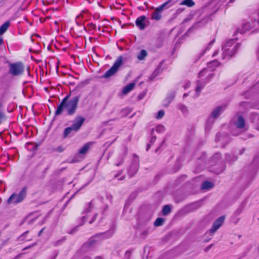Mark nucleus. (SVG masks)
Listing matches in <instances>:
<instances>
[{
    "label": "nucleus",
    "instance_id": "f257e3e1",
    "mask_svg": "<svg viewBox=\"0 0 259 259\" xmlns=\"http://www.w3.org/2000/svg\"><path fill=\"white\" fill-rule=\"evenodd\" d=\"M69 96V95L65 96L60 104L57 106V110L55 112L56 116L61 114L64 109H65L67 115L69 116H72L75 114L80 97V96H74L68 100Z\"/></svg>",
    "mask_w": 259,
    "mask_h": 259
},
{
    "label": "nucleus",
    "instance_id": "f03ea898",
    "mask_svg": "<svg viewBox=\"0 0 259 259\" xmlns=\"http://www.w3.org/2000/svg\"><path fill=\"white\" fill-rule=\"evenodd\" d=\"M123 63V58L122 56L118 57L112 67L108 70L101 77L103 78H109L115 75L119 71L120 67Z\"/></svg>",
    "mask_w": 259,
    "mask_h": 259
},
{
    "label": "nucleus",
    "instance_id": "7ed1b4c3",
    "mask_svg": "<svg viewBox=\"0 0 259 259\" xmlns=\"http://www.w3.org/2000/svg\"><path fill=\"white\" fill-rule=\"evenodd\" d=\"M234 43V39H230L227 41L226 44L223 47L222 49L224 50L223 53V59H224L226 56H227L229 58H230L237 52V50L240 47V45L238 43L235 45L231 50L228 48L233 46Z\"/></svg>",
    "mask_w": 259,
    "mask_h": 259
},
{
    "label": "nucleus",
    "instance_id": "20e7f679",
    "mask_svg": "<svg viewBox=\"0 0 259 259\" xmlns=\"http://www.w3.org/2000/svg\"><path fill=\"white\" fill-rule=\"evenodd\" d=\"M26 193L27 188L26 187H24L18 194H12L8 199L7 203L8 204L19 203L25 199L26 196Z\"/></svg>",
    "mask_w": 259,
    "mask_h": 259
},
{
    "label": "nucleus",
    "instance_id": "39448f33",
    "mask_svg": "<svg viewBox=\"0 0 259 259\" xmlns=\"http://www.w3.org/2000/svg\"><path fill=\"white\" fill-rule=\"evenodd\" d=\"M24 66L21 62L10 64L9 72L13 76H18L23 74Z\"/></svg>",
    "mask_w": 259,
    "mask_h": 259
},
{
    "label": "nucleus",
    "instance_id": "423d86ee",
    "mask_svg": "<svg viewBox=\"0 0 259 259\" xmlns=\"http://www.w3.org/2000/svg\"><path fill=\"white\" fill-rule=\"evenodd\" d=\"M225 106H218L211 112L207 120V126L211 125L214 123V119L218 117L222 112L225 109Z\"/></svg>",
    "mask_w": 259,
    "mask_h": 259
},
{
    "label": "nucleus",
    "instance_id": "0eeeda50",
    "mask_svg": "<svg viewBox=\"0 0 259 259\" xmlns=\"http://www.w3.org/2000/svg\"><path fill=\"white\" fill-rule=\"evenodd\" d=\"M85 118L81 115H77L72 121V127L74 129V133L79 131L84 122Z\"/></svg>",
    "mask_w": 259,
    "mask_h": 259
},
{
    "label": "nucleus",
    "instance_id": "6e6552de",
    "mask_svg": "<svg viewBox=\"0 0 259 259\" xmlns=\"http://www.w3.org/2000/svg\"><path fill=\"white\" fill-rule=\"evenodd\" d=\"M139 168V160H134L127 169V174L130 177L134 176L138 171Z\"/></svg>",
    "mask_w": 259,
    "mask_h": 259
},
{
    "label": "nucleus",
    "instance_id": "1a4fd4ad",
    "mask_svg": "<svg viewBox=\"0 0 259 259\" xmlns=\"http://www.w3.org/2000/svg\"><path fill=\"white\" fill-rule=\"evenodd\" d=\"M225 216H221L217 219L213 223L211 228L209 230L210 233H214L222 226L224 220Z\"/></svg>",
    "mask_w": 259,
    "mask_h": 259
},
{
    "label": "nucleus",
    "instance_id": "9d476101",
    "mask_svg": "<svg viewBox=\"0 0 259 259\" xmlns=\"http://www.w3.org/2000/svg\"><path fill=\"white\" fill-rule=\"evenodd\" d=\"M146 17L145 16H141L137 18L136 20V25L141 30H143L145 28V20Z\"/></svg>",
    "mask_w": 259,
    "mask_h": 259
},
{
    "label": "nucleus",
    "instance_id": "9b49d317",
    "mask_svg": "<svg viewBox=\"0 0 259 259\" xmlns=\"http://www.w3.org/2000/svg\"><path fill=\"white\" fill-rule=\"evenodd\" d=\"M114 233L113 230H108L105 232L99 233L95 235V238L101 237L102 239H105L112 236Z\"/></svg>",
    "mask_w": 259,
    "mask_h": 259
},
{
    "label": "nucleus",
    "instance_id": "f8f14e48",
    "mask_svg": "<svg viewBox=\"0 0 259 259\" xmlns=\"http://www.w3.org/2000/svg\"><path fill=\"white\" fill-rule=\"evenodd\" d=\"M176 95V92L174 91H172L170 93L167 94V97L165 99L164 102L166 104L164 103V106L167 107L170 103L175 98Z\"/></svg>",
    "mask_w": 259,
    "mask_h": 259
},
{
    "label": "nucleus",
    "instance_id": "ddd939ff",
    "mask_svg": "<svg viewBox=\"0 0 259 259\" xmlns=\"http://www.w3.org/2000/svg\"><path fill=\"white\" fill-rule=\"evenodd\" d=\"M245 121L242 116H239L237 121L235 123L236 126L238 128H243L245 126Z\"/></svg>",
    "mask_w": 259,
    "mask_h": 259
},
{
    "label": "nucleus",
    "instance_id": "4468645a",
    "mask_svg": "<svg viewBox=\"0 0 259 259\" xmlns=\"http://www.w3.org/2000/svg\"><path fill=\"white\" fill-rule=\"evenodd\" d=\"M205 84V82L202 81L201 80H198L197 82V87L196 88V92L197 96H199V92L204 88Z\"/></svg>",
    "mask_w": 259,
    "mask_h": 259
},
{
    "label": "nucleus",
    "instance_id": "2eb2a0df",
    "mask_svg": "<svg viewBox=\"0 0 259 259\" xmlns=\"http://www.w3.org/2000/svg\"><path fill=\"white\" fill-rule=\"evenodd\" d=\"M135 87V83H131L125 86L122 90V94H126L128 93H129L130 91H131Z\"/></svg>",
    "mask_w": 259,
    "mask_h": 259
},
{
    "label": "nucleus",
    "instance_id": "dca6fc26",
    "mask_svg": "<svg viewBox=\"0 0 259 259\" xmlns=\"http://www.w3.org/2000/svg\"><path fill=\"white\" fill-rule=\"evenodd\" d=\"M10 22L7 21L1 25L0 27V35L3 34L7 30L10 26Z\"/></svg>",
    "mask_w": 259,
    "mask_h": 259
},
{
    "label": "nucleus",
    "instance_id": "f3484780",
    "mask_svg": "<svg viewBox=\"0 0 259 259\" xmlns=\"http://www.w3.org/2000/svg\"><path fill=\"white\" fill-rule=\"evenodd\" d=\"M29 231H26L24 233H23L22 234H21L20 236H19L17 239V241L18 242H21L26 240V238L27 236V234H28ZM32 240V238H30L29 239H27V241H31Z\"/></svg>",
    "mask_w": 259,
    "mask_h": 259
},
{
    "label": "nucleus",
    "instance_id": "a211bd4d",
    "mask_svg": "<svg viewBox=\"0 0 259 259\" xmlns=\"http://www.w3.org/2000/svg\"><path fill=\"white\" fill-rule=\"evenodd\" d=\"M73 132H74V129L71 126L65 128L63 133V138L65 139L67 138L69 135L71 134Z\"/></svg>",
    "mask_w": 259,
    "mask_h": 259
},
{
    "label": "nucleus",
    "instance_id": "6ab92c4d",
    "mask_svg": "<svg viewBox=\"0 0 259 259\" xmlns=\"http://www.w3.org/2000/svg\"><path fill=\"white\" fill-rule=\"evenodd\" d=\"M225 159L228 162L232 163L235 161L237 159V157L234 155L226 154L225 156Z\"/></svg>",
    "mask_w": 259,
    "mask_h": 259
},
{
    "label": "nucleus",
    "instance_id": "aec40b11",
    "mask_svg": "<svg viewBox=\"0 0 259 259\" xmlns=\"http://www.w3.org/2000/svg\"><path fill=\"white\" fill-rule=\"evenodd\" d=\"M213 184L208 181H205L202 183L201 188L202 189H207L212 187Z\"/></svg>",
    "mask_w": 259,
    "mask_h": 259
},
{
    "label": "nucleus",
    "instance_id": "412c9836",
    "mask_svg": "<svg viewBox=\"0 0 259 259\" xmlns=\"http://www.w3.org/2000/svg\"><path fill=\"white\" fill-rule=\"evenodd\" d=\"M170 211L171 208L169 205H164L162 210V214L164 216L168 215L170 212Z\"/></svg>",
    "mask_w": 259,
    "mask_h": 259
},
{
    "label": "nucleus",
    "instance_id": "4be33fe9",
    "mask_svg": "<svg viewBox=\"0 0 259 259\" xmlns=\"http://www.w3.org/2000/svg\"><path fill=\"white\" fill-rule=\"evenodd\" d=\"M161 18V14L159 12L155 10L151 14V18L157 21L159 20Z\"/></svg>",
    "mask_w": 259,
    "mask_h": 259
},
{
    "label": "nucleus",
    "instance_id": "5701e85b",
    "mask_svg": "<svg viewBox=\"0 0 259 259\" xmlns=\"http://www.w3.org/2000/svg\"><path fill=\"white\" fill-rule=\"evenodd\" d=\"M181 5H186L189 7H192L195 5L193 0H184L180 3Z\"/></svg>",
    "mask_w": 259,
    "mask_h": 259
},
{
    "label": "nucleus",
    "instance_id": "b1692460",
    "mask_svg": "<svg viewBox=\"0 0 259 259\" xmlns=\"http://www.w3.org/2000/svg\"><path fill=\"white\" fill-rule=\"evenodd\" d=\"M147 55V51L145 50H142L141 51V52L139 53L138 55L137 56V58L139 60H144L145 57Z\"/></svg>",
    "mask_w": 259,
    "mask_h": 259
},
{
    "label": "nucleus",
    "instance_id": "393cba45",
    "mask_svg": "<svg viewBox=\"0 0 259 259\" xmlns=\"http://www.w3.org/2000/svg\"><path fill=\"white\" fill-rule=\"evenodd\" d=\"M168 2L164 3L163 4L157 7L155 10L161 13L165 8H168L170 7L169 5H168Z\"/></svg>",
    "mask_w": 259,
    "mask_h": 259
},
{
    "label": "nucleus",
    "instance_id": "a878e982",
    "mask_svg": "<svg viewBox=\"0 0 259 259\" xmlns=\"http://www.w3.org/2000/svg\"><path fill=\"white\" fill-rule=\"evenodd\" d=\"M164 221L165 219L164 218H158L154 223V225L156 227L162 226L163 224Z\"/></svg>",
    "mask_w": 259,
    "mask_h": 259
},
{
    "label": "nucleus",
    "instance_id": "bb28decb",
    "mask_svg": "<svg viewBox=\"0 0 259 259\" xmlns=\"http://www.w3.org/2000/svg\"><path fill=\"white\" fill-rule=\"evenodd\" d=\"M90 144L87 143L85 144L79 150V153L80 154H83L85 153L89 150L90 148Z\"/></svg>",
    "mask_w": 259,
    "mask_h": 259
},
{
    "label": "nucleus",
    "instance_id": "cd10ccee",
    "mask_svg": "<svg viewBox=\"0 0 259 259\" xmlns=\"http://www.w3.org/2000/svg\"><path fill=\"white\" fill-rule=\"evenodd\" d=\"M127 153V149H125L124 151L123 152V153L121 154V157L120 159V161L116 164V166H119L122 164L124 162V159Z\"/></svg>",
    "mask_w": 259,
    "mask_h": 259
},
{
    "label": "nucleus",
    "instance_id": "c85d7f7f",
    "mask_svg": "<svg viewBox=\"0 0 259 259\" xmlns=\"http://www.w3.org/2000/svg\"><path fill=\"white\" fill-rule=\"evenodd\" d=\"M163 62L164 61H162L161 62H160L157 67L154 71L158 75L160 74L163 71L162 65L163 64Z\"/></svg>",
    "mask_w": 259,
    "mask_h": 259
},
{
    "label": "nucleus",
    "instance_id": "c756f323",
    "mask_svg": "<svg viewBox=\"0 0 259 259\" xmlns=\"http://www.w3.org/2000/svg\"><path fill=\"white\" fill-rule=\"evenodd\" d=\"M248 26L249 25L248 24H247V23L244 24L241 29L238 28L237 30V33L239 32L241 34L244 33L246 32V31L248 29Z\"/></svg>",
    "mask_w": 259,
    "mask_h": 259
},
{
    "label": "nucleus",
    "instance_id": "7c9ffc66",
    "mask_svg": "<svg viewBox=\"0 0 259 259\" xmlns=\"http://www.w3.org/2000/svg\"><path fill=\"white\" fill-rule=\"evenodd\" d=\"M215 40L214 39H213L212 40H211L208 44V46L206 48V49L205 50H204L199 55V56L198 58V60L202 56L204 55V54H205V52L206 50H209L211 45L214 43Z\"/></svg>",
    "mask_w": 259,
    "mask_h": 259
},
{
    "label": "nucleus",
    "instance_id": "2f4dec72",
    "mask_svg": "<svg viewBox=\"0 0 259 259\" xmlns=\"http://www.w3.org/2000/svg\"><path fill=\"white\" fill-rule=\"evenodd\" d=\"M165 130V127L163 125L159 124L156 127V131L157 133H161L164 132Z\"/></svg>",
    "mask_w": 259,
    "mask_h": 259
},
{
    "label": "nucleus",
    "instance_id": "473e14b6",
    "mask_svg": "<svg viewBox=\"0 0 259 259\" xmlns=\"http://www.w3.org/2000/svg\"><path fill=\"white\" fill-rule=\"evenodd\" d=\"M178 108L184 113H187L188 112V109L186 106L184 105L180 104L178 105Z\"/></svg>",
    "mask_w": 259,
    "mask_h": 259
},
{
    "label": "nucleus",
    "instance_id": "72a5a7b5",
    "mask_svg": "<svg viewBox=\"0 0 259 259\" xmlns=\"http://www.w3.org/2000/svg\"><path fill=\"white\" fill-rule=\"evenodd\" d=\"M222 155L220 153H216L212 157L213 161H216L218 159H220L221 158Z\"/></svg>",
    "mask_w": 259,
    "mask_h": 259
},
{
    "label": "nucleus",
    "instance_id": "f704fd0d",
    "mask_svg": "<svg viewBox=\"0 0 259 259\" xmlns=\"http://www.w3.org/2000/svg\"><path fill=\"white\" fill-rule=\"evenodd\" d=\"M132 252H133V250L132 249L127 250L125 252V254H124V258H125V259H130V258L131 257V256Z\"/></svg>",
    "mask_w": 259,
    "mask_h": 259
},
{
    "label": "nucleus",
    "instance_id": "c9c22d12",
    "mask_svg": "<svg viewBox=\"0 0 259 259\" xmlns=\"http://www.w3.org/2000/svg\"><path fill=\"white\" fill-rule=\"evenodd\" d=\"M149 232L147 230H145L140 234V238L144 239L148 235Z\"/></svg>",
    "mask_w": 259,
    "mask_h": 259
},
{
    "label": "nucleus",
    "instance_id": "e433bc0d",
    "mask_svg": "<svg viewBox=\"0 0 259 259\" xmlns=\"http://www.w3.org/2000/svg\"><path fill=\"white\" fill-rule=\"evenodd\" d=\"M157 75H158V74H157V73H156L155 72L153 71L152 74L149 77L148 81H153Z\"/></svg>",
    "mask_w": 259,
    "mask_h": 259
},
{
    "label": "nucleus",
    "instance_id": "4c0bfd02",
    "mask_svg": "<svg viewBox=\"0 0 259 259\" xmlns=\"http://www.w3.org/2000/svg\"><path fill=\"white\" fill-rule=\"evenodd\" d=\"M157 75H158V74H157V73H156L155 72L153 71L152 74L149 77L148 81H153Z\"/></svg>",
    "mask_w": 259,
    "mask_h": 259
},
{
    "label": "nucleus",
    "instance_id": "58836bf2",
    "mask_svg": "<svg viewBox=\"0 0 259 259\" xmlns=\"http://www.w3.org/2000/svg\"><path fill=\"white\" fill-rule=\"evenodd\" d=\"M157 75H158V74H157V73H156L155 72L153 71L152 74L149 77L148 81H153Z\"/></svg>",
    "mask_w": 259,
    "mask_h": 259
},
{
    "label": "nucleus",
    "instance_id": "ea45409f",
    "mask_svg": "<svg viewBox=\"0 0 259 259\" xmlns=\"http://www.w3.org/2000/svg\"><path fill=\"white\" fill-rule=\"evenodd\" d=\"M164 115V110H159L158 112L157 115L156 116L157 119H161Z\"/></svg>",
    "mask_w": 259,
    "mask_h": 259
},
{
    "label": "nucleus",
    "instance_id": "a19ab883",
    "mask_svg": "<svg viewBox=\"0 0 259 259\" xmlns=\"http://www.w3.org/2000/svg\"><path fill=\"white\" fill-rule=\"evenodd\" d=\"M242 211H243V207L242 206H240L236 210V211L235 212V214L236 215H238L242 212Z\"/></svg>",
    "mask_w": 259,
    "mask_h": 259
},
{
    "label": "nucleus",
    "instance_id": "79ce46f5",
    "mask_svg": "<svg viewBox=\"0 0 259 259\" xmlns=\"http://www.w3.org/2000/svg\"><path fill=\"white\" fill-rule=\"evenodd\" d=\"M207 71L206 69H203L202 70H201L198 74V77H201L202 76H203L205 73Z\"/></svg>",
    "mask_w": 259,
    "mask_h": 259
},
{
    "label": "nucleus",
    "instance_id": "37998d69",
    "mask_svg": "<svg viewBox=\"0 0 259 259\" xmlns=\"http://www.w3.org/2000/svg\"><path fill=\"white\" fill-rule=\"evenodd\" d=\"M95 242V239L93 238H92L90 239V240L88 242V243L86 244H88L89 246H92Z\"/></svg>",
    "mask_w": 259,
    "mask_h": 259
},
{
    "label": "nucleus",
    "instance_id": "c03bdc74",
    "mask_svg": "<svg viewBox=\"0 0 259 259\" xmlns=\"http://www.w3.org/2000/svg\"><path fill=\"white\" fill-rule=\"evenodd\" d=\"M156 140V137L155 136H152L150 140L149 143L153 144Z\"/></svg>",
    "mask_w": 259,
    "mask_h": 259
},
{
    "label": "nucleus",
    "instance_id": "a18cd8bd",
    "mask_svg": "<svg viewBox=\"0 0 259 259\" xmlns=\"http://www.w3.org/2000/svg\"><path fill=\"white\" fill-rule=\"evenodd\" d=\"M88 26L90 27V28L92 29H95L96 28V24H95L93 23H90L88 24Z\"/></svg>",
    "mask_w": 259,
    "mask_h": 259
},
{
    "label": "nucleus",
    "instance_id": "49530a36",
    "mask_svg": "<svg viewBox=\"0 0 259 259\" xmlns=\"http://www.w3.org/2000/svg\"><path fill=\"white\" fill-rule=\"evenodd\" d=\"M210 64H212V65L215 67H217L220 65V63L216 60L212 61L210 63Z\"/></svg>",
    "mask_w": 259,
    "mask_h": 259
},
{
    "label": "nucleus",
    "instance_id": "de8ad7c7",
    "mask_svg": "<svg viewBox=\"0 0 259 259\" xmlns=\"http://www.w3.org/2000/svg\"><path fill=\"white\" fill-rule=\"evenodd\" d=\"M92 201H91L89 203V207L88 208L86 209L85 210V212H90L91 211V208H92Z\"/></svg>",
    "mask_w": 259,
    "mask_h": 259
},
{
    "label": "nucleus",
    "instance_id": "09e8293b",
    "mask_svg": "<svg viewBox=\"0 0 259 259\" xmlns=\"http://www.w3.org/2000/svg\"><path fill=\"white\" fill-rule=\"evenodd\" d=\"M212 246H213V244H210V245H208V246H207V247H206L204 249V251L205 252H207V251H208L210 249V248L212 247Z\"/></svg>",
    "mask_w": 259,
    "mask_h": 259
},
{
    "label": "nucleus",
    "instance_id": "8fccbe9b",
    "mask_svg": "<svg viewBox=\"0 0 259 259\" xmlns=\"http://www.w3.org/2000/svg\"><path fill=\"white\" fill-rule=\"evenodd\" d=\"M123 173V170H121L120 171H119L115 176H114V178H118L119 176H120V175H122V174Z\"/></svg>",
    "mask_w": 259,
    "mask_h": 259
},
{
    "label": "nucleus",
    "instance_id": "3c124183",
    "mask_svg": "<svg viewBox=\"0 0 259 259\" xmlns=\"http://www.w3.org/2000/svg\"><path fill=\"white\" fill-rule=\"evenodd\" d=\"M63 241L62 240H59L53 243V244L54 246H57L61 244V243Z\"/></svg>",
    "mask_w": 259,
    "mask_h": 259
},
{
    "label": "nucleus",
    "instance_id": "603ef678",
    "mask_svg": "<svg viewBox=\"0 0 259 259\" xmlns=\"http://www.w3.org/2000/svg\"><path fill=\"white\" fill-rule=\"evenodd\" d=\"M97 215H98V214H97V213H96V214L94 215V217L93 218V219H92V220L89 222V223H90V224H92L93 222H95V220H96V218H97Z\"/></svg>",
    "mask_w": 259,
    "mask_h": 259
},
{
    "label": "nucleus",
    "instance_id": "864d4df0",
    "mask_svg": "<svg viewBox=\"0 0 259 259\" xmlns=\"http://www.w3.org/2000/svg\"><path fill=\"white\" fill-rule=\"evenodd\" d=\"M64 150V149L61 146H59L57 148V151L59 152H62Z\"/></svg>",
    "mask_w": 259,
    "mask_h": 259
},
{
    "label": "nucleus",
    "instance_id": "5fc2aeb1",
    "mask_svg": "<svg viewBox=\"0 0 259 259\" xmlns=\"http://www.w3.org/2000/svg\"><path fill=\"white\" fill-rule=\"evenodd\" d=\"M36 244H37V243H34V244H32L31 245H29V246H27V247H25L23 250H26V249H28V248H30L32 247V246H34L36 245Z\"/></svg>",
    "mask_w": 259,
    "mask_h": 259
},
{
    "label": "nucleus",
    "instance_id": "6e6d98bb",
    "mask_svg": "<svg viewBox=\"0 0 259 259\" xmlns=\"http://www.w3.org/2000/svg\"><path fill=\"white\" fill-rule=\"evenodd\" d=\"M213 77V74H209L207 77L206 78V79L207 80H209L210 79L212 78Z\"/></svg>",
    "mask_w": 259,
    "mask_h": 259
},
{
    "label": "nucleus",
    "instance_id": "4d7b16f0",
    "mask_svg": "<svg viewBox=\"0 0 259 259\" xmlns=\"http://www.w3.org/2000/svg\"><path fill=\"white\" fill-rule=\"evenodd\" d=\"M152 145V144L148 143L147 145L146 151H148L150 149Z\"/></svg>",
    "mask_w": 259,
    "mask_h": 259
},
{
    "label": "nucleus",
    "instance_id": "13d9d810",
    "mask_svg": "<svg viewBox=\"0 0 259 259\" xmlns=\"http://www.w3.org/2000/svg\"><path fill=\"white\" fill-rule=\"evenodd\" d=\"M190 19H191V18H186L184 19V20H183V23H185L186 22H188L189 20H190Z\"/></svg>",
    "mask_w": 259,
    "mask_h": 259
},
{
    "label": "nucleus",
    "instance_id": "bf43d9fd",
    "mask_svg": "<svg viewBox=\"0 0 259 259\" xmlns=\"http://www.w3.org/2000/svg\"><path fill=\"white\" fill-rule=\"evenodd\" d=\"M225 166H223L222 167V168H221V170L220 171L217 172V174L220 173L221 172L223 171L225 169Z\"/></svg>",
    "mask_w": 259,
    "mask_h": 259
},
{
    "label": "nucleus",
    "instance_id": "052dcab7",
    "mask_svg": "<svg viewBox=\"0 0 259 259\" xmlns=\"http://www.w3.org/2000/svg\"><path fill=\"white\" fill-rule=\"evenodd\" d=\"M45 230V228H43L38 233V235L40 236L41 234L43 232L44 230Z\"/></svg>",
    "mask_w": 259,
    "mask_h": 259
},
{
    "label": "nucleus",
    "instance_id": "680f3d73",
    "mask_svg": "<svg viewBox=\"0 0 259 259\" xmlns=\"http://www.w3.org/2000/svg\"><path fill=\"white\" fill-rule=\"evenodd\" d=\"M125 176H122L121 177H120L118 180H120V181L123 180H124L125 179Z\"/></svg>",
    "mask_w": 259,
    "mask_h": 259
},
{
    "label": "nucleus",
    "instance_id": "e2e57ef3",
    "mask_svg": "<svg viewBox=\"0 0 259 259\" xmlns=\"http://www.w3.org/2000/svg\"><path fill=\"white\" fill-rule=\"evenodd\" d=\"M184 10V9H179L177 10L178 13H181Z\"/></svg>",
    "mask_w": 259,
    "mask_h": 259
},
{
    "label": "nucleus",
    "instance_id": "0e129e2a",
    "mask_svg": "<svg viewBox=\"0 0 259 259\" xmlns=\"http://www.w3.org/2000/svg\"><path fill=\"white\" fill-rule=\"evenodd\" d=\"M154 129H153V128H152V129L151 130V135H153V133H154Z\"/></svg>",
    "mask_w": 259,
    "mask_h": 259
},
{
    "label": "nucleus",
    "instance_id": "69168bd1",
    "mask_svg": "<svg viewBox=\"0 0 259 259\" xmlns=\"http://www.w3.org/2000/svg\"><path fill=\"white\" fill-rule=\"evenodd\" d=\"M95 259H102V258H101V257H100V256H97V257H96L95 258Z\"/></svg>",
    "mask_w": 259,
    "mask_h": 259
},
{
    "label": "nucleus",
    "instance_id": "338daca9",
    "mask_svg": "<svg viewBox=\"0 0 259 259\" xmlns=\"http://www.w3.org/2000/svg\"><path fill=\"white\" fill-rule=\"evenodd\" d=\"M218 53V52H215L213 53V56L216 55Z\"/></svg>",
    "mask_w": 259,
    "mask_h": 259
},
{
    "label": "nucleus",
    "instance_id": "774afa93",
    "mask_svg": "<svg viewBox=\"0 0 259 259\" xmlns=\"http://www.w3.org/2000/svg\"><path fill=\"white\" fill-rule=\"evenodd\" d=\"M188 95L187 94H184V95H183V97H187Z\"/></svg>",
    "mask_w": 259,
    "mask_h": 259
}]
</instances>
